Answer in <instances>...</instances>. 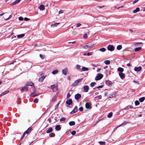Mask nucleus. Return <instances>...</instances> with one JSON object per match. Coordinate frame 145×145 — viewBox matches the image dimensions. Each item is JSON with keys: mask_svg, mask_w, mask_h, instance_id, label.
I'll list each match as a JSON object with an SVG mask.
<instances>
[{"mask_svg": "<svg viewBox=\"0 0 145 145\" xmlns=\"http://www.w3.org/2000/svg\"><path fill=\"white\" fill-rule=\"evenodd\" d=\"M93 45L94 44L93 43H91L89 44L86 45L84 46H82V48L84 49L85 50L90 49L93 47Z\"/></svg>", "mask_w": 145, "mask_h": 145, "instance_id": "1", "label": "nucleus"}, {"mask_svg": "<svg viewBox=\"0 0 145 145\" xmlns=\"http://www.w3.org/2000/svg\"><path fill=\"white\" fill-rule=\"evenodd\" d=\"M82 80V79H79L75 80L74 82L73 83L72 85V86H75L77 85L78 83L80 82Z\"/></svg>", "mask_w": 145, "mask_h": 145, "instance_id": "2", "label": "nucleus"}, {"mask_svg": "<svg viewBox=\"0 0 145 145\" xmlns=\"http://www.w3.org/2000/svg\"><path fill=\"white\" fill-rule=\"evenodd\" d=\"M103 77V75L101 74L100 73L95 77V79L96 80H99L101 79Z\"/></svg>", "mask_w": 145, "mask_h": 145, "instance_id": "3", "label": "nucleus"}, {"mask_svg": "<svg viewBox=\"0 0 145 145\" xmlns=\"http://www.w3.org/2000/svg\"><path fill=\"white\" fill-rule=\"evenodd\" d=\"M58 86L57 85H53L51 86V88L54 92H56L57 90Z\"/></svg>", "mask_w": 145, "mask_h": 145, "instance_id": "4", "label": "nucleus"}, {"mask_svg": "<svg viewBox=\"0 0 145 145\" xmlns=\"http://www.w3.org/2000/svg\"><path fill=\"white\" fill-rule=\"evenodd\" d=\"M107 49L109 50L112 51L114 50V47L113 46L110 45L108 46Z\"/></svg>", "mask_w": 145, "mask_h": 145, "instance_id": "5", "label": "nucleus"}, {"mask_svg": "<svg viewBox=\"0 0 145 145\" xmlns=\"http://www.w3.org/2000/svg\"><path fill=\"white\" fill-rule=\"evenodd\" d=\"M28 88L27 87V86H25L23 87L22 88L21 90L22 92H26L28 90Z\"/></svg>", "mask_w": 145, "mask_h": 145, "instance_id": "6", "label": "nucleus"}, {"mask_svg": "<svg viewBox=\"0 0 145 145\" xmlns=\"http://www.w3.org/2000/svg\"><path fill=\"white\" fill-rule=\"evenodd\" d=\"M106 84L109 86H110L112 85V81L108 80L106 81Z\"/></svg>", "mask_w": 145, "mask_h": 145, "instance_id": "7", "label": "nucleus"}, {"mask_svg": "<svg viewBox=\"0 0 145 145\" xmlns=\"http://www.w3.org/2000/svg\"><path fill=\"white\" fill-rule=\"evenodd\" d=\"M119 75L121 78L122 79H123L125 78V74L122 72H119Z\"/></svg>", "mask_w": 145, "mask_h": 145, "instance_id": "8", "label": "nucleus"}, {"mask_svg": "<svg viewBox=\"0 0 145 145\" xmlns=\"http://www.w3.org/2000/svg\"><path fill=\"white\" fill-rule=\"evenodd\" d=\"M78 111V108L77 106H76L73 110L70 112L71 114H73L76 112Z\"/></svg>", "mask_w": 145, "mask_h": 145, "instance_id": "9", "label": "nucleus"}, {"mask_svg": "<svg viewBox=\"0 0 145 145\" xmlns=\"http://www.w3.org/2000/svg\"><path fill=\"white\" fill-rule=\"evenodd\" d=\"M89 88L88 86H85L83 87L84 91L87 92L89 90Z\"/></svg>", "mask_w": 145, "mask_h": 145, "instance_id": "10", "label": "nucleus"}, {"mask_svg": "<svg viewBox=\"0 0 145 145\" xmlns=\"http://www.w3.org/2000/svg\"><path fill=\"white\" fill-rule=\"evenodd\" d=\"M142 67L141 66L138 67H136L134 68V70L137 72H138L141 70Z\"/></svg>", "mask_w": 145, "mask_h": 145, "instance_id": "11", "label": "nucleus"}, {"mask_svg": "<svg viewBox=\"0 0 145 145\" xmlns=\"http://www.w3.org/2000/svg\"><path fill=\"white\" fill-rule=\"evenodd\" d=\"M81 95L79 94H77L75 95L74 97L75 99L77 100L81 97Z\"/></svg>", "mask_w": 145, "mask_h": 145, "instance_id": "12", "label": "nucleus"}, {"mask_svg": "<svg viewBox=\"0 0 145 145\" xmlns=\"http://www.w3.org/2000/svg\"><path fill=\"white\" fill-rule=\"evenodd\" d=\"M45 76H42L40 77L38 80V81L39 82H42L44 79L45 78Z\"/></svg>", "mask_w": 145, "mask_h": 145, "instance_id": "13", "label": "nucleus"}, {"mask_svg": "<svg viewBox=\"0 0 145 145\" xmlns=\"http://www.w3.org/2000/svg\"><path fill=\"white\" fill-rule=\"evenodd\" d=\"M72 101L71 99H69V100H67L66 101V103L68 105H70L72 103Z\"/></svg>", "mask_w": 145, "mask_h": 145, "instance_id": "14", "label": "nucleus"}, {"mask_svg": "<svg viewBox=\"0 0 145 145\" xmlns=\"http://www.w3.org/2000/svg\"><path fill=\"white\" fill-rule=\"evenodd\" d=\"M20 1V0H16L15 1L12 3L10 5H11L12 6L16 5L19 3Z\"/></svg>", "mask_w": 145, "mask_h": 145, "instance_id": "15", "label": "nucleus"}, {"mask_svg": "<svg viewBox=\"0 0 145 145\" xmlns=\"http://www.w3.org/2000/svg\"><path fill=\"white\" fill-rule=\"evenodd\" d=\"M55 129L57 131L60 130L61 129L60 125H56L55 127Z\"/></svg>", "mask_w": 145, "mask_h": 145, "instance_id": "16", "label": "nucleus"}, {"mask_svg": "<svg viewBox=\"0 0 145 145\" xmlns=\"http://www.w3.org/2000/svg\"><path fill=\"white\" fill-rule=\"evenodd\" d=\"M67 68H65L62 70V73L65 75H66L67 74Z\"/></svg>", "mask_w": 145, "mask_h": 145, "instance_id": "17", "label": "nucleus"}, {"mask_svg": "<svg viewBox=\"0 0 145 145\" xmlns=\"http://www.w3.org/2000/svg\"><path fill=\"white\" fill-rule=\"evenodd\" d=\"M85 107L87 109H90L91 107L89 105V103H86L85 104Z\"/></svg>", "mask_w": 145, "mask_h": 145, "instance_id": "18", "label": "nucleus"}, {"mask_svg": "<svg viewBox=\"0 0 145 145\" xmlns=\"http://www.w3.org/2000/svg\"><path fill=\"white\" fill-rule=\"evenodd\" d=\"M117 71H118L120 72H122L124 71V69L122 68L119 67L118 68Z\"/></svg>", "mask_w": 145, "mask_h": 145, "instance_id": "19", "label": "nucleus"}, {"mask_svg": "<svg viewBox=\"0 0 145 145\" xmlns=\"http://www.w3.org/2000/svg\"><path fill=\"white\" fill-rule=\"evenodd\" d=\"M39 8L41 10H43L44 9V5H41L40 6Z\"/></svg>", "mask_w": 145, "mask_h": 145, "instance_id": "20", "label": "nucleus"}, {"mask_svg": "<svg viewBox=\"0 0 145 145\" xmlns=\"http://www.w3.org/2000/svg\"><path fill=\"white\" fill-rule=\"evenodd\" d=\"M31 128L29 127L28 129L27 130L25 131L24 132L26 133V134H28L31 131Z\"/></svg>", "mask_w": 145, "mask_h": 145, "instance_id": "21", "label": "nucleus"}, {"mask_svg": "<svg viewBox=\"0 0 145 145\" xmlns=\"http://www.w3.org/2000/svg\"><path fill=\"white\" fill-rule=\"evenodd\" d=\"M59 23L56 22L54 24H52L51 25V26L52 27H54L58 25L59 24Z\"/></svg>", "mask_w": 145, "mask_h": 145, "instance_id": "22", "label": "nucleus"}, {"mask_svg": "<svg viewBox=\"0 0 145 145\" xmlns=\"http://www.w3.org/2000/svg\"><path fill=\"white\" fill-rule=\"evenodd\" d=\"M82 71H88V68L83 67L82 69Z\"/></svg>", "mask_w": 145, "mask_h": 145, "instance_id": "23", "label": "nucleus"}, {"mask_svg": "<svg viewBox=\"0 0 145 145\" xmlns=\"http://www.w3.org/2000/svg\"><path fill=\"white\" fill-rule=\"evenodd\" d=\"M53 129L52 127H50L49 129L46 131V133H50L52 131Z\"/></svg>", "mask_w": 145, "mask_h": 145, "instance_id": "24", "label": "nucleus"}, {"mask_svg": "<svg viewBox=\"0 0 145 145\" xmlns=\"http://www.w3.org/2000/svg\"><path fill=\"white\" fill-rule=\"evenodd\" d=\"M140 10V8H137L135 9L133 11V12L134 13H136Z\"/></svg>", "mask_w": 145, "mask_h": 145, "instance_id": "25", "label": "nucleus"}, {"mask_svg": "<svg viewBox=\"0 0 145 145\" xmlns=\"http://www.w3.org/2000/svg\"><path fill=\"white\" fill-rule=\"evenodd\" d=\"M38 94L36 93H32L30 95V96L31 97H34L37 96Z\"/></svg>", "mask_w": 145, "mask_h": 145, "instance_id": "26", "label": "nucleus"}, {"mask_svg": "<svg viewBox=\"0 0 145 145\" xmlns=\"http://www.w3.org/2000/svg\"><path fill=\"white\" fill-rule=\"evenodd\" d=\"M9 92V91L8 90H7L4 92H3L2 93H1L0 95V96L3 95L5 94L8 93Z\"/></svg>", "mask_w": 145, "mask_h": 145, "instance_id": "27", "label": "nucleus"}, {"mask_svg": "<svg viewBox=\"0 0 145 145\" xmlns=\"http://www.w3.org/2000/svg\"><path fill=\"white\" fill-rule=\"evenodd\" d=\"M58 72V71L57 70H56L53 71L52 73L53 74H57Z\"/></svg>", "mask_w": 145, "mask_h": 145, "instance_id": "28", "label": "nucleus"}, {"mask_svg": "<svg viewBox=\"0 0 145 145\" xmlns=\"http://www.w3.org/2000/svg\"><path fill=\"white\" fill-rule=\"evenodd\" d=\"M141 49L142 48L141 47L137 48L135 49V52H137L141 50Z\"/></svg>", "mask_w": 145, "mask_h": 145, "instance_id": "29", "label": "nucleus"}, {"mask_svg": "<svg viewBox=\"0 0 145 145\" xmlns=\"http://www.w3.org/2000/svg\"><path fill=\"white\" fill-rule=\"evenodd\" d=\"M69 124L71 126H72L75 125V123L74 121H71L69 122Z\"/></svg>", "mask_w": 145, "mask_h": 145, "instance_id": "30", "label": "nucleus"}, {"mask_svg": "<svg viewBox=\"0 0 145 145\" xmlns=\"http://www.w3.org/2000/svg\"><path fill=\"white\" fill-rule=\"evenodd\" d=\"M144 97H143L139 98V100L140 102H142L144 101Z\"/></svg>", "mask_w": 145, "mask_h": 145, "instance_id": "31", "label": "nucleus"}, {"mask_svg": "<svg viewBox=\"0 0 145 145\" xmlns=\"http://www.w3.org/2000/svg\"><path fill=\"white\" fill-rule=\"evenodd\" d=\"M57 97V95H56L54 96L52 99V101L53 102L55 101Z\"/></svg>", "mask_w": 145, "mask_h": 145, "instance_id": "32", "label": "nucleus"}, {"mask_svg": "<svg viewBox=\"0 0 145 145\" xmlns=\"http://www.w3.org/2000/svg\"><path fill=\"white\" fill-rule=\"evenodd\" d=\"M24 34H21L17 35L18 38H22L24 36Z\"/></svg>", "mask_w": 145, "mask_h": 145, "instance_id": "33", "label": "nucleus"}, {"mask_svg": "<svg viewBox=\"0 0 145 145\" xmlns=\"http://www.w3.org/2000/svg\"><path fill=\"white\" fill-rule=\"evenodd\" d=\"M99 50L101 52H104L106 50V49L104 48H103L100 49Z\"/></svg>", "mask_w": 145, "mask_h": 145, "instance_id": "34", "label": "nucleus"}, {"mask_svg": "<svg viewBox=\"0 0 145 145\" xmlns=\"http://www.w3.org/2000/svg\"><path fill=\"white\" fill-rule=\"evenodd\" d=\"M104 63L106 65H108L110 64V61L108 60H106L104 61Z\"/></svg>", "mask_w": 145, "mask_h": 145, "instance_id": "35", "label": "nucleus"}, {"mask_svg": "<svg viewBox=\"0 0 145 145\" xmlns=\"http://www.w3.org/2000/svg\"><path fill=\"white\" fill-rule=\"evenodd\" d=\"M122 48V46L121 45H118L117 46V49L118 50H120Z\"/></svg>", "mask_w": 145, "mask_h": 145, "instance_id": "36", "label": "nucleus"}, {"mask_svg": "<svg viewBox=\"0 0 145 145\" xmlns=\"http://www.w3.org/2000/svg\"><path fill=\"white\" fill-rule=\"evenodd\" d=\"M49 136L51 137H54L55 136V134L54 133H51L49 134Z\"/></svg>", "mask_w": 145, "mask_h": 145, "instance_id": "37", "label": "nucleus"}, {"mask_svg": "<svg viewBox=\"0 0 145 145\" xmlns=\"http://www.w3.org/2000/svg\"><path fill=\"white\" fill-rule=\"evenodd\" d=\"M96 84L95 82H91L90 84L91 87H93Z\"/></svg>", "mask_w": 145, "mask_h": 145, "instance_id": "38", "label": "nucleus"}, {"mask_svg": "<svg viewBox=\"0 0 145 145\" xmlns=\"http://www.w3.org/2000/svg\"><path fill=\"white\" fill-rule=\"evenodd\" d=\"M115 96V95L114 94H112V95H109L108 98H113Z\"/></svg>", "mask_w": 145, "mask_h": 145, "instance_id": "39", "label": "nucleus"}, {"mask_svg": "<svg viewBox=\"0 0 145 145\" xmlns=\"http://www.w3.org/2000/svg\"><path fill=\"white\" fill-rule=\"evenodd\" d=\"M140 104L139 101L137 100L135 102V104L136 106H137L138 105Z\"/></svg>", "mask_w": 145, "mask_h": 145, "instance_id": "40", "label": "nucleus"}, {"mask_svg": "<svg viewBox=\"0 0 145 145\" xmlns=\"http://www.w3.org/2000/svg\"><path fill=\"white\" fill-rule=\"evenodd\" d=\"M80 66L78 65H76V68L78 70H80Z\"/></svg>", "mask_w": 145, "mask_h": 145, "instance_id": "41", "label": "nucleus"}, {"mask_svg": "<svg viewBox=\"0 0 145 145\" xmlns=\"http://www.w3.org/2000/svg\"><path fill=\"white\" fill-rule=\"evenodd\" d=\"M127 123L126 122H124L122 124H121L118 127H120V126H122L123 125H125Z\"/></svg>", "mask_w": 145, "mask_h": 145, "instance_id": "42", "label": "nucleus"}, {"mask_svg": "<svg viewBox=\"0 0 145 145\" xmlns=\"http://www.w3.org/2000/svg\"><path fill=\"white\" fill-rule=\"evenodd\" d=\"M112 112L110 113L108 115V118H110L112 117Z\"/></svg>", "mask_w": 145, "mask_h": 145, "instance_id": "43", "label": "nucleus"}, {"mask_svg": "<svg viewBox=\"0 0 145 145\" xmlns=\"http://www.w3.org/2000/svg\"><path fill=\"white\" fill-rule=\"evenodd\" d=\"M66 120V118H62L60 119V121L64 122Z\"/></svg>", "mask_w": 145, "mask_h": 145, "instance_id": "44", "label": "nucleus"}, {"mask_svg": "<svg viewBox=\"0 0 145 145\" xmlns=\"http://www.w3.org/2000/svg\"><path fill=\"white\" fill-rule=\"evenodd\" d=\"M99 143L101 144V145H105V142H103V141H100L99 142Z\"/></svg>", "mask_w": 145, "mask_h": 145, "instance_id": "45", "label": "nucleus"}, {"mask_svg": "<svg viewBox=\"0 0 145 145\" xmlns=\"http://www.w3.org/2000/svg\"><path fill=\"white\" fill-rule=\"evenodd\" d=\"M38 100L37 98H35L34 101H33V102L35 103H37L38 102Z\"/></svg>", "mask_w": 145, "mask_h": 145, "instance_id": "46", "label": "nucleus"}, {"mask_svg": "<svg viewBox=\"0 0 145 145\" xmlns=\"http://www.w3.org/2000/svg\"><path fill=\"white\" fill-rule=\"evenodd\" d=\"M91 55V53H88L87 54L86 53H85L84 54V56H89Z\"/></svg>", "mask_w": 145, "mask_h": 145, "instance_id": "47", "label": "nucleus"}, {"mask_svg": "<svg viewBox=\"0 0 145 145\" xmlns=\"http://www.w3.org/2000/svg\"><path fill=\"white\" fill-rule=\"evenodd\" d=\"M25 134H26V133H25V132H24V133H23L22 136L21 137L20 140H21L25 136Z\"/></svg>", "mask_w": 145, "mask_h": 145, "instance_id": "48", "label": "nucleus"}, {"mask_svg": "<svg viewBox=\"0 0 145 145\" xmlns=\"http://www.w3.org/2000/svg\"><path fill=\"white\" fill-rule=\"evenodd\" d=\"M76 133V132L74 131H72L71 132V134L72 135H74Z\"/></svg>", "mask_w": 145, "mask_h": 145, "instance_id": "49", "label": "nucleus"}, {"mask_svg": "<svg viewBox=\"0 0 145 145\" xmlns=\"http://www.w3.org/2000/svg\"><path fill=\"white\" fill-rule=\"evenodd\" d=\"M83 37L84 39L87 38L88 37H87V34H84L83 35Z\"/></svg>", "mask_w": 145, "mask_h": 145, "instance_id": "50", "label": "nucleus"}, {"mask_svg": "<svg viewBox=\"0 0 145 145\" xmlns=\"http://www.w3.org/2000/svg\"><path fill=\"white\" fill-rule=\"evenodd\" d=\"M27 85V86H33V83H32V82H31L29 84H28Z\"/></svg>", "mask_w": 145, "mask_h": 145, "instance_id": "51", "label": "nucleus"}, {"mask_svg": "<svg viewBox=\"0 0 145 145\" xmlns=\"http://www.w3.org/2000/svg\"><path fill=\"white\" fill-rule=\"evenodd\" d=\"M142 42H138V43H137L136 44V46H138V44H141V45L140 46H142Z\"/></svg>", "mask_w": 145, "mask_h": 145, "instance_id": "52", "label": "nucleus"}, {"mask_svg": "<svg viewBox=\"0 0 145 145\" xmlns=\"http://www.w3.org/2000/svg\"><path fill=\"white\" fill-rule=\"evenodd\" d=\"M18 19L20 21H22L23 20V18L21 17H20L18 18Z\"/></svg>", "mask_w": 145, "mask_h": 145, "instance_id": "53", "label": "nucleus"}, {"mask_svg": "<svg viewBox=\"0 0 145 145\" xmlns=\"http://www.w3.org/2000/svg\"><path fill=\"white\" fill-rule=\"evenodd\" d=\"M138 0H135L133 3V4H134L138 2Z\"/></svg>", "mask_w": 145, "mask_h": 145, "instance_id": "54", "label": "nucleus"}, {"mask_svg": "<svg viewBox=\"0 0 145 145\" xmlns=\"http://www.w3.org/2000/svg\"><path fill=\"white\" fill-rule=\"evenodd\" d=\"M79 110L80 111H82L83 110V108L82 107H80L79 109Z\"/></svg>", "mask_w": 145, "mask_h": 145, "instance_id": "55", "label": "nucleus"}, {"mask_svg": "<svg viewBox=\"0 0 145 145\" xmlns=\"http://www.w3.org/2000/svg\"><path fill=\"white\" fill-rule=\"evenodd\" d=\"M71 96V95L69 93L67 95V98H69Z\"/></svg>", "mask_w": 145, "mask_h": 145, "instance_id": "56", "label": "nucleus"}, {"mask_svg": "<svg viewBox=\"0 0 145 145\" xmlns=\"http://www.w3.org/2000/svg\"><path fill=\"white\" fill-rule=\"evenodd\" d=\"M63 10H60L59 12V14H61V13H63Z\"/></svg>", "mask_w": 145, "mask_h": 145, "instance_id": "57", "label": "nucleus"}, {"mask_svg": "<svg viewBox=\"0 0 145 145\" xmlns=\"http://www.w3.org/2000/svg\"><path fill=\"white\" fill-rule=\"evenodd\" d=\"M81 25V24H80V23H78L76 25V27H79V26H80Z\"/></svg>", "mask_w": 145, "mask_h": 145, "instance_id": "58", "label": "nucleus"}, {"mask_svg": "<svg viewBox=\"0 0 145 145\" xmlns=\"http://www.w3.org/2000/svg\"><path fill=\"white\" fill-rule=\"evenodd\" d=\"M97 97L98 99H101V98L102 97H101V95H100L98 96Z\"/></svg>", "mask_w": 145, "mask_h": 145, "instance_id": "59", "label": "nucleus"}, {"mask_svg": "<svg viewBox=\"0 0 145 145\" xmlns=\"http://www.w3.org/2000/svg\"><path fill=\"white\" fill-rule=\"evenodd\" d=\"M29 20V19L27 18H26V17H25L24 18V20L25 21H28V20Z\"/></svg>", "mask_w": 145, "mask_h": 145, "instance_id": "60", "label": "nucleus"}, {"mask_svg": "<svg viewBox=\"0 0 145 145\" xmlns=\"http://www.w3.org/2000/svg\"><path fill=\"white\" fill-rule=\"evenodd\" d=\"M103 87V86L101 85L97 87V88H102Z\"/></svg>", "mask_w": 145, "mask_h": 145, "instance_id": "61", "label": "nucleus"}, {"mask_svg": "<svg viewBox=\"0 0 145 145\" xmlns=\"http://www.w3.org/2000/svg\"><path fill=\"white\" fill-rule=\"evenodd\" d=\"M40 56L42 59H43L44 58V56L40 54Z\"/></svg>", "mask_w": 145, "mask_h": 145, "instance_id": "62", "label": "nucleus"}, {"mask_svg": "<svg viewBox=\"0 0 145 145\" xmlns=\"http://www.w3.org/2000/svg\"><path fill=\"white\" fill-rule=\"evenodd\" d=\"M128 106V107L129 108H132L133 107V106L132 105H129V106Z\"/></svg>", "mask_w": 145, "mask_h": 145, "instance_id": "63", "label": "nucleus"}, {"mask_svg": "<svg viewBox=\"0 0 145 145\" xmlns=\"http://www.w3.org/2000/svg\"><path fill=\"white\" fill-rule=\"evenodd\" d=\"M129 109V108L128 107V106H127V107L124 108V109L127 110V109Z\"/></svg>", "mask_w": 145, "mask_h": 145, "instance_id": "64", "label": "nucleus"}]
</instances>
